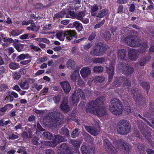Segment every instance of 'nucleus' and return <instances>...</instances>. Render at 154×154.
<instances>
[{
  "instance_id": "obj_24",
  "label": "nucleus",
  "mask_w": 154,
  "mask_h": 154,
  "mask_svg": "<svg viewBox=\"0 0 154 154\" xmlns=\"http://www.w3.org/2000/svg\"><path fill=\"white\" fill-rule=\"evenodd\" d=\"M107 71L109 74V81H110L112 78V77L114 75V67L112 66H111L109 67H107Z\"/></svg>"
},
{
  "instance_id": "obj_49",
  "label": "nucleus",
  "mask_w": 154,
  "mask_h": 154,
  "mask_svg": "<svg viewBox=\"0 0 154 154\" xmlns=\"http://www.w3.org/2000/svg\"><path fill=\"white\" fill-rule=\"evenodd\" d=\"M8 96H6L5 100H7L8 102H12L14 99L13 97L10 94L8 93Z\"/></svg>"
},
{
  "instance_id": "obj_63",
  "label": "nucleus",
  "mask_w": 154,
  "mask_h": 154,
  "mask_svg": "<svg viewBox=\"0 0 154 154\" xmlns=\"http://www.w3.org/2000/svg\"><path fill=\"white\" fill-rule=\"evenodd\" d=\"M46 154H55V152L53 150L50 149H48L45 151Z\"/></svg>"
},
{
  "instance_id": "obj_14",
  "label": "nucleus",
  "mask_w": 154,
  "mask_h": 154,
  "mask_svg": "<svg viewBox=\"0 0 154 154\" xmlns=\"http://www.w3.org/2000/svg\"><path fill=\"white\" fill-rule=\"evenodd\" d=\"M138 51L134 49H131L128 52L129 58L133 61L136 60L138 58Z\"/></svg>"
},
{
  "instance_id": "obj_44",
  "label": "nucleus",
  "mask_w": 154,
  "mask_h": 154,
  "mask_svg": "<svg viewBox=\"0 0 154 154\" xmlns=\"http://www.w3.org/2000/svg\"><path fill=\"white\" fill-rule=\"evenodd\" d=\"M44 137L48 139H52L53 137L51 134L48 132H44L42 134Z\"/></svg>"
},
{
  "instance_id": "obj_2",
  "label": "nucleus",
  "mask_w": 154,
  "mask_h": 154,
  "mask_svg": "<svg viewBox=\"0 0 154 154\" xmlns=\"http://www.w3.org/2000/svg\"><path fill=\"white\" fill-rule=\"evenodd\" d=\"M134 36L132 35L131 36H128L125 38V42L129 46L132 47H137L140 46L139 52L143 54L145 51L146 49L148 48V46L146 43H143L140 44V42L134 40Z\"/></svg>"
},
{
  "instance_id": "obj_52",
  "label": "nucleus",
  "mask_w": 154,
  "mask_h": 154,
  "mask_svg": "<svg viewBox=\"0 0 154 154\" xmlns=\"http://www.w3.org/2000/svg\"><path fill=\"white\" fill-rule=\"evenodd\" d=\"M13 78L14 79L18 80L21 77L20 74L17 72H15L13 75Z\"/></svg>"
},
{
  "instance_id": "obj_54",
  "label": "nucleus",
  "mask_w": 154,
  "mask_h": 154,
  "mask_svg": "<svg viewBox=\"0 0 154 154\" xmlns=\"http://www.w3.org/2000/svg\"><path fill=\"white\" fill-rule=\"evenodd\" d=\"M25 147L23 146H21L19 147V149H18L17 152L20 153L21 152H23V154H27L26 152L25 151Z\"/></svg>"
},
{
  "instance_id": "obj_22",
  "label": "nucleus",
  "mask_w": 154,
  "mask_h": 154,
  "mask_svg": "<svg viewBox=\"0 0 154 154\" xmlns=\"http://www.w3.org/2000/svg\"><path fill=\"white\" fill-rule=\"evenodd\" d=\"M126 51L124 49L119 50L118 51V59L121 60L125 59L126 56Z\"/></svg>"
},
{
  "instance_id": "obj_56",
  "label": "nucleus",
  "mask_w": 154,
  "mask_h": 154,
  "mask_svg": "<svg viewBox=\"0 0 154 154\" xmlns=\"http://www.w3.org/2000/svg\"><path fill=\"white\" fill-rule=\"evenodd\" d=\"M34 6L35 8L36 9H42L45 8V6H44L41 3H37L36 5H34Z\"/></svg>"
},
{
  "instance_id": "obj_58",
  "label": "nucleus",
  "mask_w": 154,
  "mask_h": 154,
  "mask_svg": "<svg viewBox=\"0 0 154 154\" xmlns=\"http://www.w3.org/2000/svg\"><path fill=\"white\" fill-rule=\"evenodd\" d=\"M137 148L139 150V152L141 153L142 151L144 149V146L142 144H138L137 145Z\"/></svg>"
},
{
  "instance_id": "obj_15",
  "label": "nucleus",
  "mask_w": 154,
  "mask_h": 154,
  "mask_svg": "<svg viewBox=\"0 0 154 154\" xmlns=\"http://www.w3.org/2000/svg\"><path fill=\"white\" fill-rule=\"evenodd\" d=\"M83 154H91L92 153H94L95 151L94 146H90L87 148L85 146H83L81 148Z\"/></svg>"
},
{
  "instance_id": "obj_21",
  "label": "nucleus",
  "mask_w": 154,
  "mask_h": 154,
  "mask_svg": "<svg viewBox=\"0 0 154 154\" xmlns=\"http://www.w3.org/2000/svg\"><path fill=\"white\" fill-rule=\"evenodd\" d=\"M102 8V6L100 5H94L91 7V13L92 16H95L96 15V14L94 13L96 11H98L101 10Z\"/></svg>"
},
{
  "instance_id": "obj_8",
  "label": "nucleus",
  "mask_w": 154,
  "mask_h": 154,
  "mask_svg": "<svg viewBox=\"0 0 154 154\" xmlns=\"http://www.w3.org/2000/svg\"><path fill=\"white\" fill-rule=\"evenodd\" d=\"M131 93L133 95L134 100L140 103L142 101H145V98H143V96L140 94V91H138L137 88H132L131 90Z\"/></svg>"
},
{
  "instance_id": "obj_12",
  "label": "nucleus",
  "mask_w": 154,
  "mask_h": 154,
  "mask_svg": "<svg viewBox=\"0 0 154 154\" xmlns=\"http://www.w3.org/2000/svg\"><path fill=\"white\" fill-rule=\"evenodd\" d=\"M104 145L105 148L110 154H115L117 152L116 149L111 144L110 142L107 139L104 140Z\"/></svg>"
},
{
  "instance_id": "obj_5",
  "label": "nucleus",
  "mask_w": 154,
  "mask_h": 154,
  "mask_svg": "<svg viewBox=\"0 0 154 154\" xmlns=\"http://www.w3.org/2000/svg\"><path fill=\"white\" fill-rule=\"evenodd\" d=\"M55 138L54 140L52 141H45L43 142L42 143L44 145L51 147L55 146L58 143L64 141L65 139L60 135H55Z\"/></svg>"
},
{
  "instance_id": "obj_6",
  "label": "nucleus",
  "mask_w": 154,
  "mask_h": 154,
  "mask_svg": "<svg viewBox=\"0 0 154 154\" xmlns=\"http://www.w3.org/2000/svg\"><path fill=\"white\" fill-rule=\"evenodd\" d=\"M104 47L100 43H97L91 51V54L95 56L102 55L104 52Z\"/></svg>"
},
{
  "instance_id": "obj_42",
  "label": "nucleus",
  "mask_w": 154,
  "mask_h": 154,
  "mask_svg": "<svg viewBox=\"0 0 154 154\" xmlns=\"http://www.w3.org/2000/svg\"><path fill=\"white\" fill-rule=\"evenodd\" d=\"M21 34L20 32L17 30H13L10 33V36H17Z\"/></svg>"
},
{
  "instance_id": "obj_26",
  "label": "nucleus",
  "mask_w": 154,
  "mask_h": 154,
  "mask_svg": "<svg viewBox=\"0 0 154 154\" xmlns=\"http://www.w3.org/2000/svg\"><path fill=\"white\" fill-rule=\"evenodd\" d=\"M143 123L141 122V124H139L138 127L141 133L146 137L147 136H149V134L146 131L145 128H144V126H143Z\"/></svg>"
},
{
  "instance_id": "obj_23",
  "label": "nucleus",
  "mask_w": 154,
  "mask_h": 154,
  "mask_svg": "<svg viewBox=\"0 0 154 154\" xmlns=\"http://www.w3.org/2000/svg\"><path fill=\"white\" fill-rule=\"evenodd\" d=\"M65 33L66 31H60L56 34V36L60 40L63 41L66 37Z\"/></svg>"
},
{
  "instance_id": "obj_43",
  "label": "nucleus",
  "mask_w": 154,
  "mask_h": 154,
  "mask_svg": "<svg viewBox=\"0 0 154 154\" xmlns=\"http://www.w3.org/2000/svg\"><path fill=\"white\" fill-rule=\"evenodd\" d=\"M93 80H94L99 82L101 83L104 81L105 78L103 76H96L93 79Z\"/></svg>"
},
{
  "instance_id": "obj_4",
  "label": "nucleus",
  "mask_w": 154,
  "mask_h": 154,
  "mask_svg": "<svg viewBox=\"0 0 154 154\" xmlns=\"http://www.w3.org/2000/svg\"><path fill=\"white\" fill-rule=\"evenodd\" d=\"M118 125L117 130L119 133L125 134L130 131L131 127L128 122L125 120H120Z\"/></svg>"
},
{
  "instance_id": "obj_45",
  "label": "nucleus",
  "mask_w": 154,
  "mask_h": 154,
  "mask_svg": "<svg viewBox=\"0 0 154 154\" xmlns=\"http://www.w3.org/2000/svg\"><path fill=\"white\" fill-rule=\"evenodd\" d=\"M103 70V67L101 66H95L94 68V71L97 73H100L102 72Z\"/></svg>"
},
{
  "instance_id": "obj_35",
  "label": "nucleus",
  "mask_w": 154,
  "mask_h": 154,
  "mask_svg": "<svg viewBox=\"0 0 154 154\" xmlns=\"http://www.w3.org/2000/svg\"><path fill=\"white\" fill-rule=\"evenodd\" d=\"M80 77L79 72L75 71L71 75V78L73 81H75L77 79H79Z\"/></svg>"
},
{
  "instance_id": "obj_64",
  "label": "nucleus",
  "mask_w": 154,
  "mask_h": 154,
  "mask_svg": "<svg viewBox=\"0 0 154 154\" xmlns=\"http://www.w3.org/2000/svg\"><path fill=\"white\" fill-rule=\"evenodd\" d=\"M59 154H72V152L69 150L66 149L63 152H61Z\"/></svg>"
},
{
  "instance_id": "obj_9",
  "label": "nucleus",
  "mask_w": 154,
  "mask_h": 154,
  "mask_svg": "<svg viewBox=\"0 0 154 154\" xmlns=\"http://www.w3.org/2000/svg\"><path fill=\"white\" fill-rule=\"evenodd\" d=\"M117 69L122 71L123 73L125 75L131 74L134 71V69L132 67H129L128 65L122 63L119 65Z\"/></svg>"
},
{
  "instance_id": "obj_59",
  "label": "nucleus",
  "mask_w": 154,
  "mask_h": 154,
  "mask_svg": "<svg viewBox=\"0 0 154 154\" xmlns=\"http://www.w3.org/2000/svg\"><path fill=\"white\" fill-rule=\"evenodd\" d=\"M9 138L12 140H14L18 138V136L14 134H10L9 136Z\"/></svg>"
},
{
  "instance_id": "obj_37",
  "label": "nucleus",
  "mask_w": 154,
  "mask_h": 154,
  "mask_svg": "<svg viewBox=\"0 0 154 154\" xmlns=\"http://www.w3.org/2000/svg\"><path fill=\"white\" fill-rule=\"evenodd\" d=\"M19 85L23 89H27L29 88V84L26 82H21Z\"/></svg>"
},
{
  "instance_id": "obj_51",
  "label": "nucleus",
  "mask_w": 154,
  "mask_h": 154,
  "mask_svg": "<svg viewBox=\"0 0 154 154\" xmlns=\"http://www.w3.org/2000/svg\"><path fill=\"white\" fill-rule=\"evenodd\" d=\"M78 131V129H75L72 132V137L73 138L77 137L79 135Z\"/></svg>"
},
{
  "instance_id": "obj_10",
  "label": "nucleus",
  "mask_w": 154,
  "mask_h": 154,
  "mask_svg": "<svg viewBox=\"0 0 154 154\" xmlns=\"http://www.w3.org/2000/svg\"><path fill=\"white\" fill-rule=\"evenodd\" d=\"M129 144L122 140H119V143L117 147L121 151L123 150L125 153H128L129 151Z\"/></svg>"
},
{
  "instance_id": "obj_46",
  "label": "nucleus",
  "mask_w": 154,
  "mask_h": 154,
  "mask_svg": "<svg viewBox=\"0 0 154 154\" xmlns=\"http://www.w3.org/2000/svg\"><path fill=\"white\" fill-rule=\"evenodd\" d=\"M15 48L18 52H20L23 50V45L20 44H15Z\"/></svg>"
},
{
  "instance_id": "obj_29",
  "label": "nucleus",
  "mask_w": 154,
  "mask_h": 154,
  "mask_svg": "<svg viewBox=\"0 0 154 154\" xmlns=\"http://www.w3.org/2000/svg\"><path fill=\"white\" fill-rule=\"evenodd\" d=\"M29 58H31V57L29 54H22L20 55L17 57V61H18L19 60H22L25 59H28Z\"/></svg>"
},
{
  "instance_id": "obj_11",
  "label": "nucleus",
  "mask_w": 154,
  "mask_h": 154,
  "mask_svg": "<svg viewBox=\"0 0 154 154\" xmlns=\"http://www.w3.org/2000/svg\"><path fill=\"white\" fill-rule=\"evenodd\" d=\"M49 116L51 117V120L54 119H55V121H56V123H57L56 124V125H58V122H59V123L60 124L61 123L60 121L61 122V120L63 118L62 114L58 111L57 112H51L49 113Z\"/></svg>"
},
{
  "instance_id": "obj_13",
  "label": "nucleus",
  "mask_w": 154,
  "mask_h": 154,
  "mask_svg": "<svg viewBox=\"0 0 154 154\" xmlns=\"http://www.w3.org/2000/svg\"><path fill=\"white\" fill-rule=\"evenodd\" d=\"M123 81H124V86H129L131 85L130 82L127 79L121 78L116 79L113 84V86L118 87L122 84Z\"/></svg>"
},
{
  "instance_id": "obj_47",
  "label": "nucleus",
  "mask_w": 154,
  "mask_h": 154,
  "mask_svg": "<svg viewBox=\"0 0 154 154\" xmlns=\"http://www.w3.org/2000/svg\"><path fill=\"white\" fill-rule=\"evenodd\" d=\"M103 36L106 40L109 39L110 38V34L109 32H105L103 34Z\"/></svg>"
},
{
  "instance_id": "obj_39",
  "label": "nucleus",
  "mask_w": 154,
  "mask_h": 154,
  "mask_svg": "<svg viewBox=\"0 0 154 154\" xmlns=\"http://www.w3.org/2000/svg\"><path fill=\"white\" fill-rule=\"evenodd\" d=\"M71 142L73 146L77 148L79 146L80 144L82 143V142L80 140L76 141L72 140H71Z\"/></svg>"
},
{
  "instance_id": "obj_40",
  "label": "nucleus",
  "mask_w": 154,
  "mask_h": 154,
  "mask_svg": "<svg viewBox=\"0 0 154 154\" xmlns=\"http://www.w3.org/2000/svg\"><path fill=\"white\" fill-rule=\"evenodd\" d=\"M141 85L143 87L144 89L147 90L148 93V91L150 89L149 83L145 82H143L141 83Z\"/></svg>"
},
{
  "instance_id": "obj_53",
  "label": "nucleus",
  "mask_w": 154,
  "mask_h": 154,
  "mask_svg": "<svg viewBox=\"0 0 154 154\" xmlns=\"http://www.w3.org/2000/svg\"><path fill=\"white\" fill-rule=\"evenodd\" d=\"M96 32H92L89 36L88 38V40L91 41L94 39L95 38L96 36Z\"/></svg>"
},
{
  "instance_id": "obj_60",
  "label": "nucleus",
  "mask_w": 154,
  "mask_h": 154,
  "mask_svg": "<svg viewBox=\"0 0 154 154\" xmlns=\"http://www.w3.org/2000/svg\"><path fill=\"white\" fill-rule=\"evenodd\" d=\"M38 139L37 137H35L32 139V142L33 144L36 145L38 144Z\"/></svg>"
},
{
  "instance_id": "obj_61",
  "label": "nucleus",
  "mask_w": 154,
  "mask_h": 154,
  "mask_svg": "<svg viewBox=\"0 0 154 154\" xmlns=\"http://www.w3.org/2000/svg\"><path fill=\"white\" fill-rule=\"evenodd\" d=\"M8 93L12 97L13 96L15 98H17L18 97V94L16 93L14 91H10Z\"/></svg>"
},
{
  "instance_id": "obj_36",
  "label": "nucleus",
  "mask_w": 154,
  "mask_h": 154,
  "mask_svg": "<svg viewBox=\"0 0 154 154\" xmlns=\"http://www.w3.org/2000/svg\"><path fill=\"white\" fill-rule=\"evenodd\" d=\"M66 13L64 10L62 11L60 13H58L54 15V18H59L61 17H64L66 15Z\"/></svg>"
},
{
  "instance_id": "obj_34",
  "label": "nucleus",
  "mask_w": 154,
  "mask_h": 154,
  "mask_svg": "<svg viewBox=\"0 0 154 154\" xmlns=\"http://www.w3.org/2000/svg\"><path fill=\"white\" fill-rule=\"evenodd\" d=\"M92 61L95 63H102L105 62V58L103 57L96 58L93 59Z\"/></svg>"
},
{
  "instance_id": "obj_18",
  "label": "nucleus",
  "mask_w": 154,
  "mask_h": 154,
  "mask_svg": "<svg viewBox=\"0 0 154 154\" xmlns=\"http://www.w3.org/2000/svg\"><path fill=\"white\" fill-rule=\"evenodd\" d=\"M80 74L83 78H86L91 73V70L90 68L86 67L83 68L80 71Z\"/></svg>"
},
{
  "instance_id": "obj_25",
  "label": "nucleus",
  "mask_w": 154,
  "mask_h": 154,
  "mask_svg": "<svg viewBox=\"0 0 154 154\" xmlns=\"http://www.w3.org/2000/svg\"><path fill=\"white\" fill-rule=\"evenodd\" d=\"M149 60L148 57H143L141 58L139 61L137 63L136 65L137 66H144Z\"/></svg>"
},
{
  "instance_id": "obj_17",
  "label": "nucleus",
  "mask_w": 154,
  "mask_h": 154,
  "mask_svg": "<svg viewBox=\"0 0 154 154\" xmlns=\"http://www.w3.org/2000/svg\"><path fill=\"white\" fill-rule=\"evenodd\" d=\"M60 85L66 93H68L71 90V87L69 83L67 81H64L60 83Z\"/></svg>"
},
{
  "instance_id": "obj_31",
  "label": "nucleus",
  "mask_w": 154,
  "mask_h": 154,
  "mask_svg": "<svg viewBox=\"0 0 154 154\" xmlns=\"http://www.w3.org/2000/svg\"><path fill=\"white\" fill-rule=\"evenodd\" d=\"M108 13V11L106 9H103L99 12L97 16L99 17L102 18L106 16Z\"/></svg>"
},
{
  "instance_id": "obj_32",
  "label": "nucleus",
  "mask_w": 154,
  "mask_h": 154,
  "mask_svg": "<svg viewBox=\"0 0 154 154\" xmlns=\"http://www.w3.org/2000/svg\"><path fill=\"white\" fill-rule=\"evenodd\" d=\"M73 25L79 31H81L83 28L82 24L77 21L73 22Z\"/></svg>"
},
{
  "instance_id": "obj_48",
  "label": "nucleus",
  "mask_w": 154,
  "mask_h": 154,
  "mask_svg": "<svg viewBox=\"0 0 154 154\" xmlns=\"http://www.w3.org/2000/svg\"><path fill=\"white\" fill-rule=\"evenodd\" d=\"M104 22L105 20H102L101 22L95 25L94 27V28L95 29H97L100 28V27L104 24Z\"/></svg>"
},
{
  "instance_id": "obj_16",
  "label": "nucleus",
  "mask_w": 154,
  "mask_h": 154,
  "mask_svg": "<svg viewBox=\"0 0 154 154\" xmlns=\"http://www.w3.org/2000/svg\"><path fill=\"white\" fill-rule=\"evenodd\" d=\"M85 128L88 132L94 136L97 135L100 132V128H95L94 127L85 126Z\"/></svg>"
},
{
  "instance_id": "obj_30",
  "label": "nucleus",
  "mask_w": 154,
  "mask_h": 154,
  "mask_svg": "<svg viewBox=\"0 0 154 154\" xmlns=\"http://www.w3.org/2000/svg\"><path fill=\"white\" fill-rule=\"evenodd\" d=\"M66 65L69 69L75 66V62L73 60L70 59L67 61Z\"/></svg>"
},
{
  "instance_id": "obj_1",
  "label": "nucleus",
  "mask_w": 154,
  "mask_h": 154,
  "mask_svg": "<svg viewBox=\"0 0 154 154\" xmlns=\"http://www.w3.org/2000/svg\"><path fill=\"white\" fill-rule=\"evenodd\" d=\"M104 99L103 97L97 98L95 100L90 102L87 105L86 103L81 102L79 107L82 109L86 108L85 110L88 113H93L100 116H102L106 114L105 109L103 107Z\"/></svg>"
},
{
  "instance_id": "obj_3",
  "label": "nucleus",
  "mask_w": 154,
  "mask_h": 154,
  "mask_svg": "<svg viewBox=\"0 0 154 154\" xmlns=\"http://www.w3.org/2000/svg\"><path fill=\"white\" fill-rule=\"evenodd\" d=\"M109 109L111 112L114 115H119L122 112V105L119 100L116 98L111 100L109 105Z\"/></svg>"
},
{
  "instance_id": "obj_33",
  "label": "nucleus",
  "mask_w": 154,
  "mask_h": 154,
  "mask_svg": "<svg viewBox=\"0 0 154 154\" xmlns=\"http://www.w3.org/2000/svg\"><path fill=\"white\" fill-rule=\"evenodd\" d=\"M22 136L25 138H31L32 136V132L31 131H29L28 132L24 131L22 134Z\"/></svg>"
},
{
  "instance_id": "obj_7",
  "label": "nucleus",
  "mask_w": 154,
  "mask_h": 154,
  "mask_svg": "<svg viewBox=\"0 0 154 154\" xmlns=\"http://www.w3.org/2000/svg\"><path fill=\"white\" fill-rule=\"evenodd\" d=\"M79 95L81 98L83 99L85 98V94L83 91L81 89H79L77 92H75L72 94L71 102L73 104H76L77 103L79 100Z\"/></svg>"
},
{
  "instance_id": "obj_62",
  "label": "nucleus",
  "mask_w": 154,
  "mask_h": 154,
  "mask_svg": "<svg viewBox=\"0 0 154 154\" xmlns=\"http://www.w3.org/2000/svg\"><path fill=\"white\" fill-rule=\"evenodd\" d=\"M31 61V60H26L22 61L20 62V63L23 65H26L29 63Z\"/></svg>"
},
{
  "instance_id": "obj_19",
  "label": "nucleus",
  "mask_w": 154,
  "mask_h": 154,
  "mask_svg": "<svg viewBox=\"0 0 154 154\" xmlns=\"http://www.w3.org/2000/svg\"><path fill=\"white\" fill-rule=\"evenodd\" d=\"M60 108L64 112H68L70 110L69 107L67 105L66 100H64L61 104Z\"/></svg>"
},
{
  "instance_id": "obj_27",
  "label": "nucleus",
  "mask_w": 154,
  "mask_h": 154,
  "mask_svg": "<svg viewBox=\"0 0 154 154\" xmlns=\"http://www.w3.org/2000/svg\"><path fill=\"white\" fill-rule=\"evenodd\" d=\"M30 23L31 25L26 27V29L29 30H31L32 31H35L37 32L38 31L39 28L36 26L35 24L33 22H31Z\"/></svg>"
},
{
  "instance_id": "obj_20",
  "label": "nucleus",
  "mask_w": 154,
  "mask_h": 154,
  "mask_svg": "<svg viewBox=\"0 0 154 154\" xmlns=\"http://www.w3.org/2000/svg\"><path fill=\"white\" fill-rule=\"evenodd\" d=\"M66 37L67 39L71 40L76 35V32L74 31L69 30L66 31Z\"/></svg>"
},
{
  "instance_id": "obj_38",
  "label": "nucleus",
  "mask_w": 154,
  "mask_h": 154,
  "mask_svg": "<svg viewBox=\"0 0 154 154\" xmlns=\"http://www.w3.org/2000/svg\"><path fill=\"white\" fill-rule=\"evenodd\" d=\"M85 16V13L83 11H81L76 14L75 18L81 20Z\"/></svg>"
},
{
  "instance_id": "obj_55",
  "label": "nucleus",
  "mask_w": 154,
  "mask_h": 154,
  "mask_svg": "<svg viewBox=\"0 0 154 154\" xmlns=\"http://www.w3.org/2000/svg\"><path fill=\"white\" fill-rule=\"evenodd\" d=\"M47 59V58L46 57H41L38 59L37 60V62L38 63H41L46 61Z\"/></svg>"
},
{
  "instance_id": "obj_57",
  "label": "nucleus",
  "mask_w": 154,
  "mask_h": 154,
  "mask_svg": "<svg viewBox=\"0 0 154 154\" xmlns=\"http://www.w3.org/2000/svg\"><path fill=\"white\" fill-rule=\"evenodd\" d=\"M3 41L6 42L12 43L14 42L13 39L11 38H3Z\"/></svg>"
},
{
  "instance_id": "obj_28",
  "label": "nucleus",
  "mask_w": 154,
  "mask_h": 154,
  "mask_svg": "<svg viewBox=\"0 0 154 154\" xmlns=\"http://www.w3.org/2000/svg\"><path fill=\"white\" fill-rule=\"evenodd\" d=\"M9 66L10 69L13 70L16 69L20 67L19 63L13 62H11L9 64Z\"/></svg>"
},
{
  "instance_id": "obj_41",
  "label": "nucleus",
  "mask_w": 154,
  "mask_h": 154,
  "mask_svg": "<svg viewBox=\"0 0 154 154\" xmlns=\"http://www.w3.org/2000/svg\"><path fill=\"white\" fill-rule=\"evenodd\" d=\"M60 133L66 136H68L69 135V131L68 129L65 128H62L60 131Z\"/></svg>"
},
{
  "instance_id": "obj_50",
  "label": "nucleus",
  "mask_w": 154,
  "mask_h": 154,
  "mask_svg": "<svg viewBox=\"0 0 154 154\" xmlns=\"http://www.w3.org/2000/svg\"><path fill=\"white\" fill-rule=\"evenodd\" d=\"M8 88V87L6 85H0V92L4 91Z\"/></svg>"
}]
</instances>
